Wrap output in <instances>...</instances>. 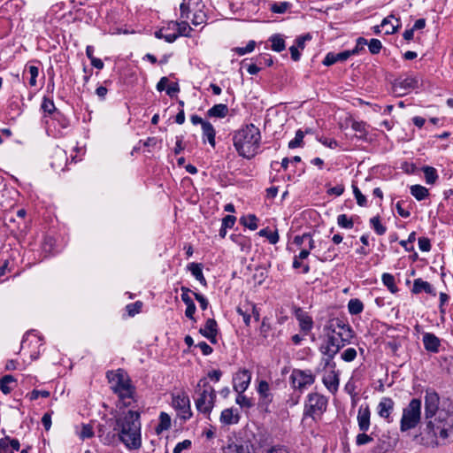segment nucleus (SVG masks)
I'll return each instance as SVG.
<instances>
[{"label":"nucleus","instance_id":"obj_1","mask_svg":"<svg viewBox=\"0 0 453 453\" xmlns=\"http://www.w3.org/2000/svg\"><path fill=\"white\" fill-rule=\"evenodd\" d=\"M118 442L128 449H138L142 446L140 413L136 411H124L117 414Z\"/></svg>","mask_w":453,"mask_h":453},{"label":"nucleus","instance_id":"obj_2","mask_svg":"<svg viewBox=\"0 0 453 453\" xmlns=\"http://www.w3.org/2000/svg\"><path fill=\"white\" fill-rule=\"evenodd\" d=\"M261 140L259 129L253 124L237 130L233 137L234 146L239 156L250 159L257 153Z\"/></svg>","mask_w":453,"mask_h":453},{"label":"nucleus","instance_id":"obj_3","mask_svg":"<svg viewBox=\"0 0 453 453\" xmlns=\"http://www.w3.org/2000/svg\"><path fill=\"white\" fill-rule=\"evenodd\" d=\"M447 421L444 424L441 419L435 418L434 421L428 420L424 432L421 433V442L428 447L439 445L438 435L445 440L449 436V429L453 431V416L447 415Z\"/></svg>","mask_w":453,"mask_h":453},{"label":"nucleus","instance_id":"obj_4","mask_svg":"<svg viewBox=\"0 0 453 453\" xmlns=\"http://www.w3.org/2000/svg\"><path fill=\"white\" fill-rule=\"evenodd\" d=\"M106 377L111 384V388L118 394L123 407L131 405L134 398V388L131 385L130 380L124 373L123 370L117 372L109 371Z\"/></svg>","mask_w":453,"mask_h":453},{"label":"nucleus","instance_id":"obj_5","mask_svg":"<svg viewBox=\"0 0 453 453\" xmlns=\"http://www.w3.org/2000/svg\"><path fill=\"white\" fill-rule=\"evenodd\" d=\"M196 407L197 411L206 416L211 412L216 400V392L205 378L199 380L196 386Z\"/></svg>","mask_w":453,"mask_h":453},{"label":"nucleus","instance_id":"obj_6","mask_svg":"<svg viewBox=\"0 0 453 453\" xmlns=\"http://www.w3.org/2000/svg\"><path fill=\"white\" fill-rule=\"evenodd\" d=\"M421 420V400L413 398L409 404L403 409L400 420V431L402 433L414 429Z\"/></svg>","mask_w":453,"mask_h":453},{"label":"nucleus","instance_id":"obj_7","mask_svg":"<svg viewBox=\"0 0 453 453\" xmlns=\"http://www.w3.org/2000/svg\"><path fill=\"white\" fill-rule=\"evenodd\" d=\"M118 424L117 415L113 418H104L98 424L97 435L104 445L118 443Z\"/></svg>","mask_w":453,"mask_h":453},{"label":"nucleus","instance_id":"obj_8","mask_svg":"<svg viewBox=\"0 0 453 453\" xmlns=\"http://www.w3.org/2000/svg\"><path fill=\"white\" fill-rule=\"evenodd\" d=\"M327 403V398L319 393L309 394L304 406V415L316 419L326 411Z\"/></svg>","mask_w":453,"mask_h":453},{"label":"nucleus","instance_id":"obj_9","mask_svg":"<svg viewBox=\"0 0 453 453\" xmlns=\"http://www.w3.org/2000/svg\"><path fill=\"white\" fill-rule=\"evenodd\" d=\"M316 376L309 369H294L289 376L290 383L295 390L303 393L315 382Z\"/></svg>","mask_w":453,"mask_h":453},{"label":"nucleus","instance_id":"obj_10","mask_svg":"<svg viewBox=\"0 0 453 453\" xmlns=\"http://www.w3.org/2000/svg\"><path fill=\"white\" fill-rule=\"evenodd\" d=\"M324 330L337 335L341 342H349L353 337V331L350 326L338 318L330 319Z\"/></svg>","mask_w":453,"mask_h":453},{"label":"nucleus","instance_id":"obj_11","mask_svg":"<svg viewBox=\"0 0 453 453\" xmlns=\"http://www.w3.org/2000/svg\"><path fill=\"white\" fill-rule=\"evenodd\" d=\"M173 406L178 411V416L183 421L189 419L192 416L189 397L185 395H177L173 397Z\"/></svg>","mask_w":453,"mask_h":453},{"label":"nucleus","instance_id":"obj_12","mask_svg":"<svg viewBox=\"0 0 453 453\" xmlns=\"http://www.w3.org/2000/svg\"><path fill=\"white\" fill-rule=\"evenodd\" d=\"M439 395L434 391L427 389L425 395V417L426 419L432 418L437 412L439 408Z\"/></svg>","mask_w":453,"mask_h":453},{"label":"nucleus","instance_id":"obj_13","mask_svg":"<svg viewBox=\"0 0 453 453\" xmlns=\"http://www.w3.org/2000/svg\"><path fill=\"white\" fill-rule=\"evenodd\" d=\"M251 372L248 369L238 371L233 377V388L236 393H244L250 386Z\"/></svg>","mask_w":453,"mask_h":453},{"label":"nucleus","instance_id":"obj_14","mask_svg":"<svg viewBox=\"0 0 453 453\" xmlns=\"http://www.w3.org/2000/svg\"><path fill=\"white\" fill-rule=\"evenodd\" d=\"M357 421L361 432H367L371 426V411L368 404H362L358 408Z\"/></svg>","mask_w":453,"mask_h":453},{"label":"nucleus","instance_id":"obj_15","mask_svg":"<svg viewBox=\"0 0 453 453\" xmlns=\"http://www.w3.org/2000/svg\"><path fill=\"white\" fill-rule=\"evenodd\" d=\"M394 407L395 402L390 397H382L377 406L378 415L390 423L392 422L391 413Z\"/></svg>","mask_w":453,"mask_h":453},{"label":"nucleus","instance_id":"obj_16","mask_svg":"<svg viewBox=\"0 0 453 453\" xmlns=\"http://www.w3.org/2000/svg\"><path fill=\"white\" fill-rule=\"evenodd\" d=\"M218 324L214 319H208L204 327L200 328L199 333L207 338L212 344L217 343Z\"/></svg>","mask_w":453,"mask_h":453},{"label":"nucleus","instance_id":"obj_17","mask_svg":"<svg viewBox=\"0 0 453 453\" xmlns=\"http://www.w3.org/2000/svg\"><path fill=\"white\" fill-rule=\"evenodd\" d=\"M222 453H251L248 444L237 440L229 439L226 445L221 448Z\"/></svg>","mask_w":453,"mask_h":453},{"label":"nucleus","instance_id":"obj_18","mask_svg":"<svg viewBox=\"0 0 453 453\" xmlns=\"http://www.w3.org/2000/svg\"><path fill=\"white\" fill-rule=\"evenodd\" d=\"M296 318L299 322V326L302 332L304 333V334H307L313 326V321L311 317L306 312L303 311L302 309H297L295 312Z\"/></svg>","mask_w":453,"mask_h":453},{"label":"nucleus","instance_id":"obj_19","mask_svg":"<svg viewBox=\"0 0 453 453\" xmlns=\"http://www.w3.org/2000/svg\"><path fill=\"white\" fill-rule=\"evenodd\" d=\"M41 110L50 116L53 117L54 119L60 121L63 118L62 113L56 108L55 104L52 99H50L46 96L43 97Z\"/></svg>","mask_w":453,"mask_h":453},{"label":"nucleus","instance_id":"obj_20","mask_svg":"<svg viewBox=\"0 0 453 453\" xmlns=\"http://www.w3.org/2000/svg\"><path fill=\"white\" fill-rule=\"evenodd\" d=\"M322 382L331 393H335L340 383L339 373L335 370L330 371L323 377Z\"/></svg>","mask_w":453,"mask_h":453},{"label":"nucleus","instance_id":"obj_21","mask_svg":"<svg viewBox=\"0 0 453 453\" xmlns=\"http://www.w3.org/2000/svg\"><path fill=\"white\" fill-rule=\"evenodd\" d=\"M326 332V340L324 344L320 346V352L322 354H328L329 356H335L338 353V348H335L336 335Z\"/></svg>","mask_w":453,"mask_h":453},{"label":"nucleus","instance_id":"obj_22","mask_svg":"<svg viewBox=\"0 0 453 453\" xmlns=\"http://www.w3.org/2000/svg\"><path fill=\"white\" fill-rule=\"evenodd\" d=\"M412 292L414 294H420L422 292H425L433 296H436V291L434 288L429 282L423 280L421 278L414 280Z\"/></svg>","mask_w":453,"mask_h":453},{"label":"nucleus","instance_id":"obj_23","mask_svg":"<svg viewBox=\"0 0 453 453\" xmlns=\"http://www.w3.org/2000/svg\"><path fill=\"white\" fill-rule=\"evenodd\" d=\"M424 347L427 351L437 353L441 345L439 338L431 333H426L423 335Z\"/></svg>","mask_w":453,"mask_h":453},{"label":"nucleus","instance_id":"obj_24","mask_svg":"<svg viewBox=\"0 0 453 453\" xmlns=\"http://www.w3.org/2000/svg\"><path fill=\"white\" fill-rule=\"evenodd\" d=\"M350 57L349 52L348 50H344L339 53L329 52L326 55L323 65L326 66H330L337 62H344Z\"/></svg>","mask_w":453,"mask_h":453},{"label":"nucleus","instance_id":"obj_25","mask_svg":"<svg viewBox=\"0 0 453 453\" xmlns=\"http://www.w3.org/2000/svg\"><path fill=\"white\" fill-rule=\"evenodd\" d=\"M203 130V141L207 140L210 145L212 148H215L216 142H215V136H216V131L213 127L212 124L209 121L207 123H203L202 127Z\"/></svg>","mask_w":453,"mask_h":453},{"label":"nucleus","instance_id":"obj_26","mask_svg":"<svg viewBox=\"0 0 453 453\" xmlns=\"http://www.w3.org/2000/svg\"><path fill=\"white\" fill-rule=\"evenodd\" d=\"M392 19H395L393 14L388 16L381 21L380 27L386 35H392L395 33L398 27L401 26V20L399 19H395L396 25L392 24Z\"/></svg>","mask_w":453,"mask_h":453},{"label":"nucleus","instance_id":"obj_27","mask_svg":"<svg viewBox=\"0 0 453 453\" xmlns=\"http://www.w3.org/2000/svg\"><path fill=\"white\" fill-rule=\"evenodd\" d=\"M418 80L416 77H406L401 81H398L395 83V88L403 89L404 91L415 88L418 87Z\"/></svg>","mask_w":453,"mask_h":453},{"label":"nucleus","instance_id":"obj_28","mask_svg":"<svg viewBox=\"0 0 453 453\" xmlns=\"http://www.w3.org/2000/svg\"><path fill=\"white\" fill-rule=\"evenodd\" d=\"M228 113V107L226 104H219L212 106L207 111V115L210 118H225Z\"/></svg>","mask_w":453,"mask_h":453},{"label":"nucleus","instance_id":"obj_29","mask_svg":"<svg viewBox=\"0 0 453 453\" xmlns=\"http://www.w3.org/2000/svg\"><path fill=\"white\" fill-rule=\"evenodd\" d=\"M239 419L240 416L237 413L234 414L232 408L225 409L220 415V422L225 425L237 424Z\"/></svg>","mask_w":453,"mask_h":453},{"label":"nucleus","instance_id":"obj_30","mask_svg":"<svg viewBox=\"0 0 453 453\" xmlns=\"http://www.w3.org/2000/svg\"><path fill=\"white\" fill-rule=\"evenodd\" d=\"M268 41L271 42V43H272L271 49L273 51L281 52L282 50H284L286 49L284 38L280 34H274V35H271L269 37Z\"/></svg>","mask_w":453,"mask_h":453},{"label":"nucleus","instance_id":"obj_31","mask_svg":"<svg viewBox=\"0 0 453 453\" xmlns=\"http://www.w3.org/2000/svg\"><path fill=\"white\" fill-rule=\"evenodd\" d=\"M188 270L192 275L203 285H206V280L203 274L202 265L196 263H191L188 265Z\"/></svg>","mask_w":453,"mask_h":453},{"label":"nucleus","instance_id":"obj_32","mask_svg":"<svg viewBox=\"0 0 453 453\" xmlns=\"http://www.w3.org/2000/svg\"><path fill=\"white\" fill-rule=\"evenodd\" d=\"M171 426V418L165 412H161L159 416V423L156 427V432L157 434H161L163 431L168 430Z\"/></svg>","mask_w":453,"mask_h":453},{"label":"nucleus","instance_id":"obj_33","mask_svg":"<svg viewBox=\"0 0 453 453\" xmlns=\"http://www.w3.org/2000/svg\"><path fill=\"white\" fill-rule=\"evenodd\" d=\"M181 300L187 306L185 311L186 317L188 318L189 319L195 320L194 314L196 312V308L194 301L190 296H181Z\"/></svg>","mask_w":453,"mask_h":453},{"label":"nucleus","instance_id":"obj_34","mask_svg":"<svg viewBox=\"0 0 453 453\" xmlns=\"http://www.w3.org/2000/svg\"><path fill=\"white\" fill-rule=\"evenodd\" d=\"M411 194L418 200H424L428 196V189L421 185H412L411 187Z\"/></svg>","mask_w":453,"mask_h":453},{"label":"nucleus","instance_id":"obj_35","mask_svg":"<svg viewBox=\"0 0 453 453\" xmlns=\"http://www.w3.org/2000/svg\"><path fill=\"white\" fill-rule=\"evenodd\" d=\"M173 26L174 27H177V30H178V33L177 35H179V36H186V37H189L190 36V31L192 30V28L190 27V26L188 25V23L186 21V20H183L181 22H172Z\"/></svg>","mask_w":453,"mask_h":453},{"label":"nucleus","instance_id":"obj_36","mask_svg":"<svg viewBox=\"0 0 453 453\" xmlns=\"http://www.w3.org/2000/svg\"><path fill=\"white\" fill-rule=\"evenodd\" d=\"M383 284L388 288V290L395 294L398 291V288L395 285V277L388 273L382 274L381 277Z\"/></svg>","mask_w":453,"mask_h":453},{"label":"nucleus","instance_id":"obj_37","mask_svg":"<svg viewBox=\"0 0 453 453\" xmlns=\"http://www.w3.org/2000/svg\"><path fill=\"white\" fill-rule=\"evenodd\" d=\"M349 312L352 315H357L364 310L363 303L359 299H350L348 303Z\"/></svg>","mask_w":453,"mask_h":453},{"label":"nucleus","instance_id":"obj_38","mask_svg":"<svg viewBox=\"0 0 453 453\" xmlns=\"http://www.w3.org/2000/svg\"><path fill=\"white\" fill-rule=\"evenodd\" d=\"M422 170L425 174L426 183L434 184L438 179V174L435 168L432 166H424Z\"/></svg>","mask_w":453,"mask_h":453},{"label":"nucleus","instance_id":"obj_39","mask_svg":"<svg viewBox=\"0 0 453 453\" xmlns=\"http://www.w3.org/2000/svg\"><path fill=\"white\" fill-rule=\"evenodd\" d=\"M262 237L267 238L270 243L276 244L279 242V234L277 231L272 232L267 227L263 228L258 232Z\"/></svg>","mask_w":453,"mask_h":453},{"label":"nucleus","instance_id":"obj_40","mask_svg":"<svg viewBox=\"0 0 453 453\" xmlns=\"http://www.w3.org/2000/svg\"><path fill=\"white\" fill-rule=\"evenodd\" d=\"M241 223L250 230L257 228V218L254 214H250L247 217H242L240 219Z\"/></svg>","mask_w":453,"mask_h":453},{"label":"nucleus","instance_id":"obj_41","mask_svg":"<svg viewBox=\"0 0 453 453\" xmlns=\"http://www.w3.org/2000/svg\"><path fill=\"white\" fill-rule=\"evenodd\" d=\"M15 379L12 375H4L0 380V389L5 395L9 394L12 391V388L9 387V384L14 382Z\"/></svg>","mask_w":453,"mask_h":453},{"label":"nucleus","instance_id":"obj_42","mask_svg":"<svg viewBox=\"0 0 453 453\" xmlns=\"http://www.w3.org/2000/svg\"><path fill=\"white\" fill-rule=\"evenodd\" d=\"M206 22V14L202 9L196 10L191 19L192 25L195 27L204 24Z\"/></svg>","mask_w":453,"mask_h":453},{"label":"nucleus","instance_id":"obj_43","mask_svg":"<svg viewBox=\"0 0 453 453\" xmlns=\"http://www.w3.org/2000/svg\"><path fill=\"white\" fill-rule=\"evenodd\" d=\"M337 224L339 226L342 228L350 229L354 226L353 219L350 218H348L346 214H340L337 217Z\"/></svg>","mask_w":453,"mask_h":453},{"label":"nucleus","instance_id":"obj_44","mask_svg":"<svg viewBox=\"0 0 453 453\" xmlns=\"http://www.w3.org/2000/svg\"><path fill=\"white\" fill-rule=\"evenodd\" d=\"M256 46L255 41H250L246 47H235L232 50L238 54L239 56H243L247 53H250L254 50Z\"/></svg>","mask_w":453,"mask_h":453},{"label":"nucleus","instance_id":"obj_45","mask_svg":"<svg viewBox=\"0 0 453 453\" xmlns=\"http://www.w3.org/2000/svg\"><path fill=\"white\" fill-rule=\"evenodd\" d=\"M303 132L300 129L297 130L295 138L288 142V148L296 149L301 147L303 145Z\"/></svg>","mask_w":453,"mask_h":453},{"label":"nucleus","instance_id":"obj_46","mask_svg":"<svg viewBox=\"0 0 453 453\" xmlns=\"http://www.w3.org/2000/svg\"><path fill=\"white\" fill-rule=\"evenodd\" d=\"M290 6L291 4L288 2H279L272 4L270 9L274 13H284L290 8Z\"/></svg>","mask_w":453,"mask_h":453},{"label":"nucleus","instance_id":"obj_47","mask_svg":"<svg viewBox=\"0 0 453 453\" xmlns=\"http://www.w3.org/2000/svg\"><path fill=\"white\" fill-rule=\"evenodd\" d=\"M370 223L374 229V231L379 234L382 235L386 233V226H384L380 221L379 216L373 217L370 219Z\"/></svg>","mask_w":453,"mask_h":453},{"label":"nucleus","instance_id":"obj_48","mask_svg":"<svg viewBox=\"0 0 453 453\" xmlns=\"http://www.w3.org/2000/svg\"><path fill=\"white\" fill-rule=\"evenodd\" d=\"M266 278H267L266 269L262 266L257 267L255 270V273L253 274L254 280H256L259 285H261Z\"/></svg>","mask_w":453,"mask_h":453},{"label":"nucleus","instance_id":"obj_49","mask_svg":"<svg viewBox=\"0 0 453 453\" xmlns=\"http://www.w3.org/2000/svg\"><path fill=\"white\" fill-rule=\"evenodd\" d=\"M180 19H188L189 18V13L193 10L192 2H186V0H183V2L180 5Z\"/></svg>","mask_w":453,"mask_h":453},{"label":"nucleus","instance_id":"obj_50","mask_svg":"<svg viewBox=\"0 0 453 453\" xmlns=\"http://www.w3.org/2000/svg\"><path fill=\"white\" fill-rule=\"evenodd\" d=\"M192 447V441L188 439L184 440L180 442H178L173 449V453H183L184 451H188Z\"/></svg>","mask_w":453,"mask_h":453},{"label":"nucleus","instance_id":"obj_51","mask_svg":"<svg viewBox=\"0 0 453 453\" xmlns=\"http://www.w3.org/2000/svg\"><path fill=\"white\" fill-rule=\"evenodd\" d=\"M373 441L372 435L367 434L366 432H361L356 436V444L357 446H363L368 444Z\"/></svg>","mask_w":453,"mask_h":453},{"label":"nucleus","instance_id":"obj_52","mask_svg":"<svg viewBox=\"0 0 453 453\" xmlns=\"http://www.w3.org/2000/svg\"><path fill=\"white\" fill-rule=\"evenodd\" d=\"M236 311H237V313L242 317L245 325L250 326L251 317H250V309L248 308V304L246 303L242 307H237Z\"/></svg>","mask_w":453,"mask_h":453},{"label":"nucleus","instance_id":"obj_53","mask_svg":"<svg viewBox=\"0 0 453 453\" xmlns=\"http://www.w3.org/2000/svg\"><path fill=\"white\" fill-rule=\"evenodd\" d=\"M81 440L89 439L94 436V430L91 425H82L81 430L79 434Z\"/></svg>","mask_w":453,"mask_h":453},{"label":"nucleus","instance_id":"obj_54","mask_svg":"<svg viewBox=\"0 0 453 453\" xmlns=\"http://www.w3.org/2000/svg\"><path fill=\"white\" fill-rule=\"evenodd\" d=\"M367 40L363 37H358L357 40L356 47L351 50H348V52H349L350 56L358 54L361 50H365Z\"/></svg>","mask_w":453,"mask_h":453},{"label":"nucleus","instance_id":"obj_55","mask_svg":"<svg viewBox=\"0 0 453 453\" xmlns=\"http://www.w3.org/2000/svg\"><path fill=\"white\" fill-rule=\"evenodd\" d=\"M142 303L141 301H136L134 303H129L127 305L126 309L128 312L129 316H134L139 313L142 310Z\"/></svg>","mask_w":453,"mask_h":453},{"label":"nucleus","instance_id":"obj_56","mask_svg":"<svg viewBox=\"0 0 453 453\" xmlns=\"http://www.w3.org/2000/svg\"><path fill=\"white\" fill-rule=\"evenodd\" d=\"M367 46L372 54H378L382 48V44L378 39H372L369 42H367Z\"/></svg>","mask_w":453,"mask_h":453},{"label":"nucleus","instance_id":"obj_57","mask_svg":"<svg viewBox=\"0 0 453 453\" xmlns=\"http://www.w3.org/2000/svg\"><path fill=\"white\" fill-rule=\"evenodd\" d=\"M356 357L357 350L354 348H348L341 355L342 359L345 362H351L356 358Z\"/></svg>","mask_w":453,"mask_h":453},{"label":"nucleus","instance_id":"obj_58","mask_svg":"<svg viewBox=\"0 0 453 453\" xmlns=\"http://www.w3.org/2000/svg\"><path fill=\"white\" fill-rule=\"evenodd\" d=\"M353 194L355 196V198L357 199V203L359 206H366V197L361 193L359 188L353 185Z\"/></svg>","mask_w":453,"mask_h":453},{"label":"nucleus","instance_id":"obj_59","mask_svg":"<svg viewBox=\"0 0 453 453\" xmlns=\"http://www.w3.org/2000/svg\"><path fill=\"white\" fill-rule=\"evenodd\" d=\"M389 443L385 441H379L378 443L372 448V453H386L389 449Z\"/></svg>","mask_w":453,"mask_h":453},{"label":"nucleus","instance_id":"obj_60","mask_svg":"<svg viewBox=\"0 0 453 453\" xmlns=\"http://www.w3.org/2000/svg\"><path fill=\"white\" fill-rule=\"evenodd\" d=\"M238 395L235 399V402L237 404H239L241 407H250L251 406V402L250 400L243 395V393H237Z\"/></svg>","mask_w":453,"mask_h":453},{"label":"nucleus","instance_id":"obj_61","mask_svg":"<svg viewBox=\"0 0 453 453\" xmlns=\"http://www.w3.org/2000/svg\"><path fill=\"white\" fill-rule=\"evenodd\" d=\"M270 387L265 380H261L258 384L257 392L259 395L266 398L269 395Z\"/></svg>","mask_w":453,"mask_h":453},{"label":"nucleus","instance_id":"obj_62","mask_svg":"<svg viewBox=\"0 0 453 453\" xmlns=\"http://www.w3.org/2000/svg\"><path fill=\"white\" fill-rule=\"evenodd\" d=\"M418 248L422 251H429L431 250L430 240L426 237H420L418 239Z\"/></svg>","mask_w":453,"mask_h":453},{"label":"nucleus","instance_id":"obj_63","mask_svg":"<svg viewBox=\"0 0 453 453\" xmlns=\"http://www.w3.org/2000/svg\"><path fill=\"white\" fill-rule=\"evenodd\" d=\"M236 221V218L232 215H226L222 219V226L224 228H232Z\"/></svg>","mask_w":453,"mask_h":453},{"label":"nucleus","instance_id":"obj_64","mask_svg":"<svg viewBox=\"0 0 453 453\" xmlns=\"http://www.w3.org/2000/svg\"><path fill=\"white\" fill-rule=\"evenodd\" d=\"M266 453H289L288 448L284 445H274L271 447Z\"/></svg>","mask_w":453,"mask_h":453}]
</instances>
